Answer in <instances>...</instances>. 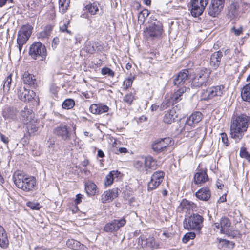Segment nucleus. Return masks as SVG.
<instances>
[{
  "mask_svg": "<svg viewBox=\"0 0 250 250\" xmlns=\"http://www.w3.org/2000/svg\"><path fill=\"white\" fill-rule=\"evenodd\" d=\"M250 124V116L246 114L232 116L230 126V134L236 142L240 141L247 132Z\"/></svg>",
  "mask_w": 250,
  "mask_h": 250,
  "instance_id": "f257e3e1",
  "label": "nucleus"
},
{
  "mask_svg": "<svg viewBox=\"0 0 250 250\" xmlns=\"http://www.w3.org/2000/svg\"><path fill=\"white\" fill-rule=\"evenodd\" d=\"M14 183L17 188L24 191H32L35 188L36 180L34 177L18 174L14 176Z\"/></svg>",
  "mask_w": 250,
  "mask_h": 250,
  "instance_id": "f03ea898",
  "label": "nucleus"
},
{
  "mask_svg": "<svg viewBox=\"0 0 250 250\" xmlns=\"http://www.w3.org/2000/svg\"><path fill=\"white\" fill-rule=\"evenodd\" d=\"M202 119L203 115L200 112H193L187 119L185 125L182 130L183 134L187 137H192L195 133L192 129Z\"/></svg>",
  "mask_w": 250,
  "mask_h": 250,
  "instance_id": "7ed1b4c3",
  "label": "nucleus"
},
{
  "mask_svg": "<svg viewBox=\"0 0 250 250\" xmlns=\"http://www.w3.org/2000/svg\"><path fill=\"white\" fill-rule=\"evenodd\" d=\"M150 19L148 25L145 31L146 36L152 38L160 37L164 32L162 23L154 17H150Z\"/></svg>",
  "mask_w": 250,
  "mask_h": 250,
  "instance_id": "20e7f679",
  "label": "nucleus"
},
{
  "mask_svg": "<svg viewBox=\"0 0 250 250\" xmlns=\"http://www.w3.org/2000/svg\"><path fill=\"white\" fill-rule=\"evenodd\" d=\"M203 220L204 218L201 215L193 213L185 218L183 222L184 227L188 230H200L203 227Z\"/></svg>",
  "mask_w": 250,
  "mask_h": 250,
  "instance_id": "39448f33",
  "label": "nucleus"
},
{
  "mask_svg": "<svg viewBox=\"0 0 250 250\" xmlns=\"http://www.w3.org/2000/svg\"><path fill=\"white\" fill-rule=\"evenodd\" d=\"M225 87L223 85L208 87L204 90L201 94L202 99L204 100H208L215 98L218 99L222 97L225 93Z\"/></svg>",
  "mask_w": 250,
  "mask_h": 250,
  "instance_id": "423d86ee",
  "label": "nucleus"
},
{
  "mask_svg": "<svg viewBox=\"0 0 250 250\" xmlns=\"http://www.w3.org/2000/svg\"><path fill=\"white\" fill-rule=\"evenodd\" d=\"M29 54L34 59L41 61L44 60L47 54L45 45L40 42H35L30 46Z\"/></svg>",
  "mask_w": 250,
  "mask_h": 250,
  "instance_id": "0eeeda50",
  "label": "nucleus"
},
{
  "mask_svg": "<svg viewBox=\"0 0 250 250\" xmlns=\"http://www.w3.org/2000/svg\"><path fill=\"white\" fill-rule=\"evenodd\" d=\"M210 71L207 68L202 69L193 78L191 86L193 88H198L206 86L209 80Z\"/></svg>",
  "mask_w": 250,
  "mask_h": 250,
  "instance_id": "6e6552de",
  "label": "nucleus"
},
{
  "mask_svg": "<svg viewBox=\"0 0 250 250\" xmlns=\"http://www.w3.org/2000/svg\"><path fill=\"white\" fill-rule=\"evenodd\" d=\"M215 227L220 229V232L230 237L234 238L236 235V232L232 230L231 226L230 221L227 217H222L219 222L214 223Z\"/></svg>",
  "mask_w": 250,
  "mask_h": 250,
  "instance_id": "1a4fd4ad",
  "label": "nucleus"
},
{
  "mask_svg": "<svg viewBox=\"0 0 250 250\" xmlns=\"http://www.w3.org/2000/svg\"><path fill=\"white\" fill-rule=\"evenodd\" d=\"M31 28L29 25H24L19 30L17 43L20 52L21 51L23 45L26 43L31 36Z\"/></svg>",
  "mask_w": 250,
  "mask_h": 250,
  "instance_id": "9d476101",
  "label": "nucleus"
},
{
  "mask_svg": "<svg viewBox=\"0 0 250 250\" xmlns=\"http://www.w3.org/2000/svg\"><path fill=\"white\" fill-rule=\"evenodd\" d=\"M208 2V0H191L190 12L191 15L197 17L201 15L205 9Z\"/></svg>",
  "mask_w": 250,
  "mask_h": 250,
  "instance_id": "9b49d317",
  "label": "nucleus"
},
{
  "mask_svg": "<svg viewBox=\"0 0 250 250\" xmlns=\"http://www.w3.org/2000/svg\"><path fill=\"white\" fill-rule=\"evenodd\" d=\"M172 143V139L169 137L158 139L155 140L152 144V148L154 151L160 153L166 150L167 148Z\"/></svg>",
  "mask_w": 250,
  "mask_h": 250,
  "instance_id": "f8f14e48",
  "label": "nucleus"
},
{
  "mask_svg": "<svg viewBox=\"0 0 250 250\" xmlns=\"http://www.w3.org/2000/svg\"><path fill=\"white\" fill-rule=\"evenodd\" d=\"M126 220L124 217L120 219H114L106 223L104 227V230L106 232H114L117 231L126 224Z\"/></svg>",
  "mask_w": 250,
  "mask_h": 250,
  "instance_id": "ddd939ff",
  "label": "nucleus"
},
{
  "mask_svg": "<svg viewBox=\"0 0 250 250\" xmlns=\"http://www.w3.org/2000/svg\"><path fill=\"white\" fill-rule=\"evenodd\" d=\"M165 176V172L163 171L155 172L151 176V180L148 183V190H152L156 189L163 181Z\"/></svg>",
  "mask_w": 250,
  "mask_h": 250,
  "instance_id": "4468645a",
  "label": "nucleus"
},
{
  "mask_svg": "<svg viewBox=\"0 0 250 250\" xmlns=\"http://www.w3.org/2000/svg\"><path fill=\"white\" fill-rule=\"evenodd\" d=\"M138 244L146 250H155L159 246L153 237L146 238L144 236L138 238Z\"/></svg>",
  "mask_w": 250,
  "mask_h": 250,
  "instance_id": "2eb2a0df",
  "label": "nucleus"
},
{
  "mask_svg": "<svg viewBox=\"0 0 250 250\" xmlns=\"http://www.w3.org/2000/svg\"><path fill=\"white\" fill-rule=\"evenodd\" d=\"M225 0H211L208 9V14L213 17L217 16L222 10Z\"/></svg>",
  "mask_w": 250,
  "mask_h": 250,
  "instance_id": "dca6fc26",
  "label": "nucleus"
},
{
  "mask_svg": "<svg viewBox=\"0 0 250 250\" xmlns=\"http://www.w3.org/2000/svg\"><path fill=\"white\" fill-rule=\"evenodd\" d=\"M189 71L188 69H184L179 72L173 80V83L177 87H182L188 82Z\"/></svg>",
  "mask_w": 250,
  "mask_h": 250,
  "instance_id": "f3484780",
  "label": "nucleus"
},
{
  "mask_svg": "<svg viewBox=\"0 0 250 250\" xmlns=\"http://www.w3.org/2000/svg\"><path fill=\"white\" fill-rule=\"evenodd\" d=\"M53 133L63 140H69L70 138L71 134L67 126L64 124H61L55 127L53 129Z\"/></svg>",
  "mask_w": 250,
  "mask_h": 250,
  "instance_id": "a211bd4d",
  "label": "nucleus"
},
{
  "mask_svg": "<svg viewBox=\"0 0 250 250\" xmlns=\"http://www.w3.org/2000/svg\"><path fill=\"white\" fill-rule=\"evenodd\" d=\"M120 191L118 188H114L104 191L101 195V202L103 203L111 202L118 196Z\"/></svg>",
  "mask_w": 250,
  "mask_h": 250,
  "instance_id": "6ab92c4d",
  "label": "nucleus"
},
{
  "mask_svg": "<svg viewBox=\"0 0 250 250\" xmlns=\"http://www.w3.org/2000/svg\"><path fill=\"white\" fill-rule=\"evenodd\" d=\"M35 93L33 90L27 89L24 87H20L18 90L19 98L24 102H29L34 98Z\"/></svg>",
  "mask_w": 250,
  "mask_h": 250,
  "instance_id": "aec40b11",
  "label": "nucleus"
},
{
  "mask_svg": "<svg viewBox=\"0 0 250 250\" xmlns=\"http://www.w3.org/2000/svg\"><path fill=\"white\" fill-rule=\"evenodd\" d=\"M144 162L145 171L146 174L150 173L152 170H155L157 168V161L150 156L145 157Z\"/></svg>",
  "mask_w": 250,
  "mask_h": 250,
  "instance_id": "412c9836",
  "label": "nucleus"
},
{
  "mask_svg": "<svg viewBox=\"0 0 250 250\" xmlns=\"http://www.w3.org/2000/svg\"><path fill=\"white\" fill-rule=\"evenodd\" d=\"M18 111L16 108L6 106L2 111V116L5 120H14L17 118Z\"/></svg>",
  "mask_w": 250,
  "mask_h": 250,
  "instance_id": "4be33fe9",
  "label": "nucleus"
},
{
  "mask_svg": "<svg viewBox=\"0 0 250 250\" xmlns=\"http://www.w3.org/2000/svg\"><path fill=\"white\" fill-rule=\"evenodd\" d=\"M222 56V53L220 51H216L211 55L210 59V65L213 69H216L219 67Z\"/></svg>",
  "mask_w": 250,
  "mask_h": 250,
  "instance_id": "5701e85b",
  "label": "nucleus"
},
{
  "mask_svg": "<svg viewBox=\"0 0 250 250\" xmlns=\"http://www.w3.org/2000/svg\"><path fill=\"white\" fill-rule=\"evenodd\" d=\"M208 180V177L206 171L199 170L194 177L195 184L202 185Z\"/></svg>",
  "mask_w": 250,
  "mask_h": 250,
  "instance_id": "b1692460",
  "label": "nucleus"
},
{
  "mask_svg": "<svg viewBox=\"0 0 250 250\" xmlns=\"http://www.w3.org/2000/svg\"><path fill=\"white\" fill-rule=\"evenodd\" d=\"M196 207V205L193 202L186 199H184L180 204L178 209L179 211L187 212L191 210H193Z\"/></svg>",
  "mask_w": 250,
  "mask_h": 250,
  "instance_id": "393cba45",
  "label": "nucleus"
},
{
  "mask_svg": "<svg viewBox=\"0 0 250 250\" xmlns=\"http://www.w3.org/2000/svg\"><path fill=\"white\" fill-rule=\"evenodd\" d=\"M90 112L95 114H101L106 112L109 110V107L102 104H92L89 108Z\"/></svg>",
  "mask_w": 250,
  "mask_h": 250,
  "instance_id": "a878e982",
  "label": "nucleus"
},
{
  "mask_svg": "<svg viewBox=\"0 0 250 250\" xmlns=\"http://www.w3.org/2000/svg\"><path fill=\"white\" fill-rule=\"evenodd\" d=\"M196 197L200 200L208 201L211 196V192L209 188L204 187L199 189L196 194Z\"/></svg>",
  "mask_w": 250,
  "mask_h": 250,
  "instance_id": "bb28decb",
  "label": "nucleus"
},
{
  "mask_svg": "<svg viewBox=\"0 0 250 250\" xmlns=\"http://www.w3.org/2000/svg\"><path fill=\"white\" fill-rule=\"evenodd\" d=\"M68 247L74 250H87V248L83 244L73 239H68L66 242Z\"/></svg>",
  "mask_w": 250,
  "mask_h": 250,
  "instance_id": "cd10ccee",
  "label": "nucleus"
},
{
  "mask_svg": "<svg viewBox=\"0 0 250 250\" xmlns=\"http://www.w3.org/2000/svg\"><path fill=\"white\" fill-rule=\"evenodd\" d=\"M22 81L24 84L29 85L31 87H35L36 86L35 76L28 72H25L22 75Z\"/></svg>",
  "mask_w": 250,
  "mask_h": 250,
  "instance_id": "c85d7f7f",
  "label": "nucleus"
},
{
  "mask_svg": "<svg viewBox=\"0 0 250 250\" xmlns=\"http://www.w3.org/2000/svg\"><path fill=\"white\" fill-rule=\"evenodd\" d=\"M21 120L22 121L23 124H28L30 122H32V118L33 115L31 110L25 107L24 110H22L21 111Z\"/></svg>",
  "mask_w": 250,
  "mask_h": 250,
  "instance_id": "c756f323",
  "label": "nucleus"
},
{
  "mask_svg": "<svg viewBox=\"0 0 250 250\" xmlns=\"http://www.w3.org/2000/svg\"><path fill=\"white\" fill-rule=\"evenodd\" d=\"M9 245V241L7 234L3 227L0 226V246L3 248H7Z\"/></svg>",
  "mask_w": 250,
  "mask_h": 250,
  "instance_id": "7c9ffc66",
  "label": "nucleus"
},
{
  "mask_svg": "<svg viewBox=\"0 0 250 250\" xmlns=\"http://www.w3.org/2000/svg\"><path fill=\"white\" fill-rule=\"evenodd\" d=\"M177 117L175 110L173 109L167 112L163 118V121L166 124H170L174 122Z\"/></svg>",
  "mask_w": 250,
  "mask_h": 250,
  "instance_id": "2f4dec72",
  "label": "nucleus"
},
{
  "mask_svg": "<svg viewBox=\"0 0 250 250\" xmlns=\"http://www.w3.org/2000/svg\"><path fill=\"white\" fill-rule=\"evenodd\" d=\"M186 86L180 87L171 97V101L172 104H174L181 100V97L186 91Z\"/></svg>",
  "mask_w": 250,
  "mask_h": 250,
  "instance_id": "473e14b6",
  "label": "nucleus"
},
{
  "mask_svg": "<svg viewBox=\"0 0 250 250\" xmlns=\"http://www.w3.org/2000/svg\"><path fill=\"white\" fill-rule=\"evenodd\" d=\"M239 6L237 3H232L230 5L228 12V15L232 19H235L239 16Z\"/></svg>",
  "mask_w": 250,
  "mask_h": 250,
  "instance_id": "72a5a7b5",
  "label": "nucleus"
},
{
  "mask_svg": "<svg viewBox=\"0 0 250 250\" xmlns=\"http://www.w3.org/2000/svg\"><path fill=\"white\" fill-rule=\"evenodd\" d=\"M85 189L87 194L90 196L95 195L97 191V186L91 182H88L85 183Z\"/></svg>",
  "mask_w": 250,
  "mask_h": 250,
  "instance_id": "f704fd0d",
  "label": "nucleus"
},
{
  "mask_svg": "<svg viewBox=\"0 0 250 250\" xmlns=\"http://www.w3.org/2000/svg\"><path fill=\"white\" fill-rule=\"evenodd\" d=\"M241 97L244 101L250 102V83L243 87L241 90Z\"/></svg>",
  "mask_w": 250,
  "mask_h": 250,
  "instance_id": "c9c22d12",
  "label": "nucleus"
},
{
  "mask_svg": "<svg viewBox=\"0 0 250 250\" xmlns=\"http://www.w3.org/2000/svg\"><path fill=\"white\" fill-rule=\"evenodd\" d=\"M119 173H120L118 171H111L110 173L106 176L104 182L105 186H110L113 183L114 176L117 177Z\"/></svg>",
  "mask_w": 250,
  "mask_h": 250,
  "instance_id": "e433bc0d",
  "label": "nucleus"
},
{
  "mask_svg": "<svg viewBox=\"0 0 250 250\" xmlns=\"http://www.w3.org/2000/svg\"><path fill=\"white\" fill-rule=\"evenodd\" d=\"M70 0H59V10L62 14L66 13L69 7Z\"/></svg>",
  "mask_w": 250,
  "mask_h": 250,
  "instance_id": "4c0bfd02",
  "label": "nucleus"
},
{
  "mask_svg": "<svg viewBox=\"0 0 250 250\" xmlns=\"http://www.w3.org/2000/svg\"><path fill=\"white\" fill-rule=\"evenodd\" d=\"M149 11L147 9H144L141 11L139 13L138 16L139 23L141 24H143L144 23L146 19L149 15Z\"/></svg>",
  "mask_w": 250,
  "mask_h": 250,
  "instance_id": "58836bf2",
  "label": "nucleus"
},
{
  "mask_svg": "<svg viewBox=\"0 0 250 250\" xmlns=\"http://www.w3.org/2000/svg\"><path fill=\"white\" fill-rule=\"evenodd\" d=\"M75 105V101L72 99H66L62 104V107L63 109H70Z\"/></svg>",
  "mask_w": 250,
  "mask_h": 250,
  "instance_id": "ea45409f",
  "label": "nucleus"
},
{
  "mask_svg": "<svg viewBox=\"0 0 250 250\" xmlns=\"http://www.w3.org/2000/svg\"><path fill=\"white\" fill-rule=\"evenodd\" d=\"M12 82V74L8 75L5 81L3 84V90L5 92H8L10 90Z\"/></svg>",
  "mask_w": 250,
  "mask_h": 250,
  "instance_id": "a19ab883",
  "label": "nucleus"
},
{
  "mask_svg": "<svg viewBox=\"0 0 250 250\" xmlns=\"http://www.w3.org/2000/svg\"><path fill=\"white\" fill-rule=\"evenodd\" d=\"M85 8L92 15L96 14L97 11H99L98 7L95 3L86 5Z\"/></svg>",
  "mask_w": 250,
  "mask_h": 250,
  "instance_id": "79ce46f5",
  "label": "nucleus"
},
{
  "mask_svg": "<svg viewBox=\"0 0 250 250\" xmlns=\"http://www.w3.org/2000/svg\"><path fill=\"white\" fill-rule=\"evenodd\" d=\"M134 166L138 170L141 171H145V162L144 159H142V160H137L134 163Z\"/></svg>",
  "mask_w": 250,
  "mask_h": 250,
  "instance_id": "37998d69",
  "label": "nucleus"
},
{
  "mask_svg": "<svg viewBox=\"0 0 250 250\" xmlns=\"http://www.w3.org/2000/svg\"><path fill=\"white\" fill-rule=\"evenodd\" d=\"M195 237V234L194 232H189L186 233L182 238V241L184 243H187L190 239H193Z\"/></svg>",
  "mask_w": 250,
  "mask_h": 250,
  "instance_id": "c03bdc74",
  "label": "nucleus"
},
{
  "mask_svg": "<svg viewBox=\"0 0 250 250\" xmlns=\"http://www.w3.org/2000/svg\"><path fill=\"white\" fill-rule=\"evenodd\" d=\"M133 78L132 77L128 78L125 79L123 82V88L125 90L130 87L133 83Z\"/></svg>",
  "mask_w": 250,
  "mask_h": 250,
  "instance_id": "a18cd8bd",
  "label": "nucleus"
},
{
  "mask_svg": "<svg viewBox=\"0 0 250 250\" xmlns=\"http://www.w3.org/2000/svg\"><path fill=\"white\" fill-rule=\"evenodd\" d=\"M101 73L104 75H108L111 77H113L115 75V72L108 67L103 68L101 70Z\"/></svg>",
  "mask_w": 250,
  "mask_h": 250,
  "instance_id": "49530a36",
  "label": "nucleus"
},
{
  "mask_svg": "<svg viewBox=\"0 0 250 250\" xmlns=\"http://www.w3.org/2000/svg\"><path fill=\"white\" fill-rule=\"evenodd\" d=\"M243 30V26L240 25L237 28L235 26H233L231 29V31L233 32L235 35L238 36L242 34Z\"/></svg>",
  "mask_w": 250,
  "mask_h": 250,
  "instance_id": "de8ad7c7",
  "label": "nucleus"
},
{
  "mask_svg": "<svg viewBox=\"0 0 250 250\" xmlns=\"http://www.w3.org/2000/svg\"><path fill=\"white\" fill-rule=\"evenodd\" d=\"M240 155L241 157L246 159L248 161H250V154L246 150V148H242L241 149Z\"/></svg>",
  "mask_w": 250,
  "mask_h": 250,
  "instance_id": "09e8293b",
  "label": "nucleus"
},
{
  "mask_svg": "<svg viewBox=\"0 0 250 250\" xmlns=\"http://www.w3.org/2000/svg\"><path fill=\"white\" fill-rule=\"evenodd\" d=\"M134 100V96L132 93L126 94L124 98V101L130 105Z\"/></svg>",
  "mask_w": 250,
  "mask_h": 250,
  "instance_id": "8fccbe9b",
  "label": "nucleus"
},
{
  "mask_svg": "<svg viewBox=\"0 0 250 250\" xmlns=\"http://www.w3.org/2000/svg\"><path fill=\"white\" fill-rule=\"evenodd\" d=\"M27 125V127L29 130H30L31 133H34L38 131L39 128V125L36 124H33L32 121L28 123Z\"/></svg>",
  "mask_w": 250,
  "mask_h": 250,
  "instance_id": "3c124183",
  "label": "nucleus"
},
{
  "mask_svg": "<svg viewBox=\"0 0 250 250\" xmlns=\"http://www.w3.org/2000/svg\"><path fill=\"white\" fill-rule=\"evenodd\" d=\"M221 137L220 138V140H221L222 142L226 146H228L229 144V142L228 141V138L227 135L225 133H221L220 134Z\"/></svg>",
  "mask_w": 250,
  "mask_h": 250,
  "instance_id": "603ef678",
  "label": "nucleus"
},
{
  "mask_svg": "<svg viewBox=\"0 0 250 250\" xmlns=\"http://www.w3.org/2000/svg\"><path fill=\"white\" fill-rule=\"evenodd\" d=\"M27 205L32 209L39 210L41 208L40 204L38 203L29 202L27 203Z\"/></svg>",
  "mask_w": 250,
  "mask_h": 250,
  "instance_id": "864d4df0",
  "label": "nucleus"
},
{
  "mask_svg": "<svg viewBox=\"0 0 250 250\" xmlns=\"http://www.w3.org/2000/svg\"><path fill=\"white\" fill-rule=\"evenodd\" d=\"M172 104V102L171 101V99L169 100H167L164 101L161 106V109L162 110H164L166 109L167 107L169 106L171 104Z\"/></svg>",
  "mask_w": 250,
  "mask_h": 250,
  "instance_id": "5fc2aeb1",
  "label": "nucleus"
},
{
  "mask_svg": "<svg viewBox=\"0 0 250 250\" xmlns=\"http://www.w3.org/2000/svg\"><path fill=\"white\" fill-rule=\"evenodd\" d=\"M95 49L93 45L88 44L86 46V51L90 54H93L95 52Z\"/></svg>",
  "mask_w": 250,
  "mask_h": 250,
  "instance_id": "6e6d98bb",
  "label": "nucleus"
},
{
  "mask_svg": "<svg viewBox=\"0 0 250 250\" xmlns=\"http://www.w3.org/2000/svg\"><path fill=\"white\" fill-rule=\"evenodd\" d=\"M220 242H224V244L226 245V246H228L229 244H230V247L231 249H233L235 246V243L233 242L229 241L226 239H222V240H220Z\"/></svg>",
  "mask_w": 250,
  "mask_h": 250,
  "instance_id": "4d7b16f0",
  "label": "nucleus"
},
{
  "mask_svg": "<svg viewBox=\"0 0 250 250\" xmlns=\"http://www.w3.org/2000/svg\"><path fill=\"white\" fill-rule=\"evenodd\" d=\"M0 136L1 140L4 143H5L6 144H8L9 143V141L8 138L1 133H0Z\"/></svg>",
  "mask_w": 250,
  "mask_h": 250,
  "instance_id": "13d9d810",
  "label": "nucleus"
},
{
  "mask_svg": "<svg viewBox=\"0 0 250 250\" xmlns=\"http://www.w3.org/2000/svg\"><path fill=\"white\" fill-rule=\"evenodd\" d=\"M83 195L81 194H78L76 196V199H75V203L76 204H78L82 202V199L83 197Z\"/></svg>",
  "mask_w": 250,
  "mask_h": 250,
  "instance_id": "bf43d9fd",
  "label": "nucleus"
},
{
  "mask_svg": "<svg viewBox=\"0 0 250 250\" xmlns=\"http://www.w3.org/2000/svg\"><path fill=\"white\" fill-rule=\"evenodd\" d=\"M60 30L62 32L66 31L67 33L70 34V31L67 29V26L65 24H64L63 25L60 27Z\"/></svg>",
  "mask_w": 250,
  "mask_h": 250,
  "instance_id": "052dcab7",
  "label": "nucleus"
},
{
  "mask_svg": "<svg viewBox=\"0 0 250 250\" xmlns=\"http://www.w3.org/2000/svg\"><path fill=\"white\" fill-rule=\"evenodd\" d=\"M12 2V0H0V7H2L7 2Z\"/></svg>",
  "mask_w": 250,
  "mask_h": 250,
  "instance_id": "680f3d73",
  "label": "nucleus"
},
{
  "mask_svg": "<svg viewBox=\"0 0 250 250\" xmlns=\"http://www.w3.org/2000/svg\"><path fill=\"white\" fill-rule=\"evenodd\" d=\"M118 151L121 153H125L127 152V149L125 147H120L118 149Z\"/></svg>",
  "mask_w": 250,
  "mask_h": 250,
  "instance_id": "e2e57ef3",
  "label": "nucleus"
},
{
  "mask_svg": "<svg viewBox=\"0 0 250 250\" xmlns=\"http://www.w3.org/2000/svg\"><path fill=\"white\" fill-rule=\"evenodd\" d=\"M97 155L98 157H101V158H103L104 156V153L101 149H100L98 151Z\"/></svg>",
  "mask_w": 250,
  "mask_h": 250,
  "instance_id": "0e129e2a",
  "label": "nucleus"
},
{
  "mask_svg": "<svg viewBox=\"0 0 250 250\" xmlns=\"http://www.w3.org/2000/svg\"><path fill=\"white\" fill-rule=\"evenodd\" d=\"M59 42V39L58 37L54 38L52 41V43L57 45Z\"/></svg>",
  "mask_w": 250,
  "mask_h": 250,
  "instance_id": "69168bd1",
  "label": "nucleus"
},
{
  "mask_svg": "<svg viewBox=\"0 0 250 250\" xmlns=\"http://www.w3.org/2000/svg\"><path fill=\"white\" fill-rule=\"evenodd\" d=\"M144 4L147 6H150L151 5V0H142Z\"/></svg>",
  "mask_w": 250,
  "mask_h": 250,
  "instance_id": "338daca9",
  "label": "nucleus"
},
{
  "mask_svg": "<svg viewBox=\"0 0 250 250\" xmlns=\"http://www.w3.org/2000/svg\"><path fill=\"white\" fill-rule=\"evenodd\" d=\"M151 110L152 111H156L158 108V105H157L156 104H153L151 106Z\"/></svg>",
  "mask_w": 250,
  "mask_h": 250,
  "instance_id": "774afa93",
  "label": "nucleus"
}]
</instances>
